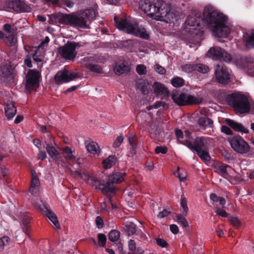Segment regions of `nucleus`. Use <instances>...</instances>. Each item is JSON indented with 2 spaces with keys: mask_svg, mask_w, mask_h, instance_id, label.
I'll return each mask as SVG.
<instances>
[{
  "mask_svg": "<svg viewBox=\"0 0 254 254\" xmlns=\"http://www.w3.org/2000/svg\"><path fill=\"white\" fill-rule=\"evenodd\" d=\"M203 17L214 36L225 37L229 33L230 29L227 25V16L215 9L213 6L208 5L205 7Z\"/></svg>",
  "mask_w": 254,
  "mask_h": 254,
  "instance_id": "1",
  "label": "nucleus"
},
{
  "mask_svg": "<svg viewBox=\"0 0 254 254\" xmlns=\"http://www.w3.org/2000/svg\"><path fill=\"white\" fill-rule=\"evenodd\" d=\"M140 6L144 13L154 19L162 20L163 19L167 22H171L177 17L176 14L168 9L167 3L162 0H156L153 2L144 0L141 2Z\"/></svg>",
  "mask_w": 254,
  "mask_h": 254,
  "instance_id": "2",
  "label": "nucleus"
},
{
  "mask_svg": "<svg viewBox=\"0 0 254 254\" xmlns=\"http://www.w3.org/2000/svg\"><path fill=\"white\" fill-rule=\"evenodd\" d=\"M191 133L189 130L185 131V136L188 139L181 143L190 149L194 154L200 159H210L208 150L212 143V139L204 136L197 137L194 140L189 138Z\"/></svg>",
  "mask_w": 254,
  "mask_h": 254,
  "instance_id": "3",
  "label": "nucleus"
},
{
  "mask_svg": "<svg viewBox=\"0 0 254 254\" xmlns=\"http://www.w3.org/2000/svg\"><path fill=\"white\" fill-rule=\"evenodd\" d=\"M126 173L121 172H113L105 180H99L91 177L92 186L96 189L101 190L103 194L108 196L114 193L115 191L114 184L120 183L124 181V177Z\"/></svg>",
  "mask_w": 254,
  "mask_h": 254,
  "instance_id": "4",
  "label": "nucleus"
},
{
  "mask_svg": "<svg viewBox=\"0 0 254 254\" xmlns=\"http://www.w3.org/2000/svg\"><path fill=\"white\" fill-rule=\"evenodd\" d=\"M49 17V22L51 24L59 23L83 29L89 28L87 24V18L84 15L55 13Z\"/></svg>",
  "mask_w": 254,
  "mask_h": 254,
  "instance_id": "5",
  "label": "nucleus"
},
{
  "mask_svg": "<svg viewBox=\"0 0 254 254\" xmlns=\"http://www.w3.org/2000/svg\"><path fill=\"white\" fill-rule=\"evenodd\" d=\"M114 21L116 26L119 30H121L127 33L133 34L145 40L149 38V35L144 28L138 27L137 23L127 18L114 17Z\"/></svg>",
  "mask_w": 254,
  "mask_h": 254,
  "instance_id": "6",
  "label": "nucleus"
},
{
  "mask_svg": "<svg viewBox=\"0 0 254 254\" xmlns=\"http://www.w3.org/2000/svg\"><path fill=\"white\" fill-rule=\"evenodd\" d=\"M228 104L240 114L249 113L250 104L248 98L240 93H233L228 94L226 98Z\"/></svg>",
  "mask_w": 254,
  "mask_h": 254,
  "instance_id": "7",
  "label": "nucleus"
},
{
  "mask_svg": "<svg viewBox=\"0 0 254 254\" xmlns=\"http://www.w3.org/2000/svg\"><path fill=\"white\" fill-rule=\"evenodd\" d=\"M171 96L173 102L180 106L199 105L202 103L201 99L177 90H174Z\"/></svg>",
  "mask_w": 254,
  "mask_h": 254,
  "instance_id": "8",
  "label": "nucleus"
},
{
  "mask_svg": "<svg viewBox=\"0 0 254 254\" xmlns=\"http://www.w3.org/2000/svg\"><path fill=\"white\" fill-rule=\"evenodd\" d=\"M81 47V44L79 42L68 41L64 46L59 48L58 52L63 59L73 61L77 55L76 49Z\"/></svg>",
  "mask_w": 254,
  "mask_h": 254,
  "instance_id": "9",
  "label": "nucleus"
},
{
  "mask_svg": "<svg viewBox=\"0 0 254 254\" xmlns=\"http://www.w3.org/2000/svg\"><path fill=\"white\" fill-rule=\"evenodd\" d=\"M229 140L233 149L239 153L246 154L250 151L249 144L240 135L233 136Z\"/></svg>",
  "mask_w": 254,
  "mask_h": 254,
  "instance_id": "10",
  "label": "nucleus"
},
{
  "mask_svg": "<svg viewBox=\"0 0 254 254\" xmlns=\"http://www.w3.org/2000/svg\"><path fill=\"white\" fill-rule=\"evenodd\" d=\"M214 77L216 81L222 85L228 84L231 82V74L225 65H217L215 70Z\"/></svg>",
  "mask_w": 254,
  "mask_h": 254,
  "instance_id": "11",
  "label": "nucleus"
},
{
  "mask_svg": "<svg viewBox=\"0 0 254 254\" xmlns=\"http://www.w3.org/2000/svg\"><path fill=\"white\" fill-rule=\"evenodd\" d=\"M207 55L214 60L223 61L226 63H230L232 60L231 56L219 47L210 48Z\"/></svg>",
  "mask_w": 254,
  "mask_h": 254,
  "instance_id": "12",
  "label": "nucleus"
},
{
  "mask_svg": "<svg viewBox=\"0 0 254 254\" xmlns=\"http://www.w3.org/2000/svg\"><path fill=\"white\" fill-rule=\"evenodd\" d=\"M78 77L76 72L66 69L59 71L55 75L54 79L58 85L69 82Z\"/></svg>",
  "mask_w": 254,
  "mask_h": 254,
  "instance_id": "13",
  "label": "nucleus"
},
{
  "mask_svg": "<svg viewBox=\"0 0 254 254\" xmlns=\"http://www.w3.org/2000/svg\"><path fill=\"white\" fill-rule=\"evenodd\" d=\"M40 74L38 70L29 69L26 77V88L27 90H33L39 86Z\"/></svg>",
  "mask_w": 254,
  "mask_h": 254,
  "instance_id": "14",
  "label": "nucleus"
},
{
  "mask_svg": "<svg viewBox=\"0 0 254 254\" xmlns=\"http://www.w3.org/2000/svg\"><path fill=\"white\" fill-rule=\"evenodd\" d=\"M240 66L245 68L247 73L254 76V58L250 56L241 57L238 60Z\"/></svg>",
  "mask_w": 254,
  "mask_h": 254,
  "instance_id": "15",
  "label": "nucleus"
},
{
  "mask_svg": "<svg viewBox=\"0 0 254 254\" xmlns=\"http://www.w3.org/2000/svg\"><path fill=\"white\" fill-rule=\"evenodd\" d=\"M8 7L19 13H28L32 10L30 6L22 0H12L8 2Z\"/></svg>",
  "mask_w": 254,
  "mask_h": 254,
  "instance_id": "16",
  "label": "nucleus"
},
{
  "mask_svg": "<svg viewBox=\"0 0 254 254\" xmlns=\"http://www.w3.org/2000/svg\"><path fill=\"white\" fill-rule=\"evenodd\" d=\"M182 70L187 73L198 71L200 73H206L209 71V68L202 64H185L182 66Z\"/></svg>",
  "mask_w": 254,
  "mask_h": 254,
  "instance_id": "17",
  "label": "nucleus"
},
{
  "mask_svg": "<svg viewBox=\"0 0 254 254\" xmlns=\"http://www.w3.org/2000/svg\"><path fill=\"white\" fill-rule=\"evenodd\" d=\"M202 19L200 12L197 11H193L189 15L186 21V24L191 27H199Z\"/></svg>",
  "mask_w": 254,
  "mask_h": 254,
  "instance_id": "18",
  "label": "nucleus"
},
{
  "mask_svg": "<svg viewBox=\"0 0 254 254\" xmlns=\"http://www.w3.org/2000/svg\"><path fill=\"white\" fill-rule=\"evenodd\" d=\"M40 208L42 213L51 221L55 226L57 229H60V225L58 221V218L55 213L51 210L50 208L45 204H43Z\"/></svg>",
  "mask_w": 254,
  "mask_h": 254,
  "instance_id": "19",
  "label": "nucleus"
},
{
  "mask_svg": "<svg viewBox=\"0 0 254 254\" xmlns=\"http://www.w3.org/2000/svg\"><path fill=\"white\" fill-rule=\"evenodd\" d=\"M19 217L21 221L22 225L21 227L22 231L26 234L27 237H30L29 231L31 229V226L30 225V223L31 217L27 212L19 213Z\"/></svg>",
  "mask_w": 254,
  "mask_h": 254,
  "instance_id": "20",
  "label": "nucleus"
},
{
  "mask_svg": "<svg viewBox=\"0 0 254 254\" xmlns=\"http://www.w3.org/2000/svg\"><path fill=\"white\" fill-rule=\"evenodd\" d=\"M153 90L155 94L161 99H165L168 97L169 92L164 85L158 82H154Z\"/></svg>",
  "mask_w": 254,
  "mask_h": 254,
  "instance_id": "21",
  "label": "nucleus"
},
{
  "mask_svg": "<svg viewBox=\"0 0 254 254\" xmlns=\"http://www.w3.org/2000/svg\"><path fill=\"white\" fill-rule=\"evenodd\" d=\"M45 143L46 152L51 159H59L60 153L58 149L60 150L61 149L59 145L55 142L54 144L57 147L54 146L51 142H45Z\"/></svg>",
  "mask_w": 254,
  "mask_h": 254,
  "instance_id": "22",
  "label": "nucleus"
},
{
  "mask_svg": "<svg viewBox=\"0 0 254 254\" xmlns=\"http://www.w3.org/2000/svg\"><path fill=\"white\" fill-rule=\"evenodd\" d=\"M225 123L236 131L245 133H248L249 131V130L244 127L241 124L237 123L230 119H226L225 120Z\"/></svg>",
  "mask_w": 254,
  "mask_h": 254,
  "instance_id": "23",
  "label": "nucleus"
},
{
  "mask_svg": "<svg viewBox=\"0 0 254 254\" xmlns=\"http://www.w3.org/2000/svg\"><path fill=\"white\" fill-rule=\"evenodd\" d=\"M243 41L247 48L254 49V30L246 32L243 35Z\"/></svg>",
  "mask_w": 254,
  "mask_h": 254,
  "instance_id": "24",
  "label": "nucleus"
},
{
  "mask_svg": "<svg viewBox=\"0 0 254 254\" xmlns=\"http://www.w3.org/2000/svg\"><path fill=\"white\" fill-rule=\"evenodd\" d=\"M5 115L7 120L12 119L16 113V108L14 104L11 103H7L4 107Z\"/></svg>",
  "mask_w": 254,
  "mask_h": 254,
  "instance_id": "25",
  "label": "nucleus"
},
{
  "mask_svg": "<svg viewBox=\"0 0 254 254\" xmlns=\"http://www.w3.org/2000/svg\"><path fill=\"white\" fill-rule=\"evenodd\" d=\"M85 145L87 150L90 153L93 154H99V147L96 142L93 141L86 140L85 142Z\"/></svg>",
  "mask_w": 254,
  "mask_h": 254,
  "instance_id": "26",
  "label": "nucleus"
},
{
  "mask_svg": "<svg viewBox=\"0 0 254 254\" xmlns=\"http://www.w3.org/2000/svg\"><path fill=\"white\" fill-rule=\"evenodd\" d=\"M136 231V225L132 222H127L122 226V231L128 236L134 234Z\"/></svg>",
  "mask_w": 254,
  "mask_h": 254,
  "instance_id": "27",
  "label": "nucleus"
},
{
  "mask_svg": "<svg viewBox=\"0 0 254 254\" xmlns=\"http://www.w3.org/2000/svg\"><path fill=\"white\" fill-rule=\"evenodd\" d=\"M213 167L215 169V172H217L222 176L227 175V169L228 168H230L229 165L221 163H214Z\"/></svg>",
  "mask_w": 254,
  "mask_h": 254,
  "instance_id": "28",
  "label": "nucleus"
},
{
  "mask_svg": "<svg viewBox=\"0 0 254 254\" xmlns=\"http://www.w3.org/2000/svg\"><path fill=\"white\" fill-rule=\"evenodd\" d=\"M197 123L200 127H212L213 126V121L210 119L206 117H199L197 120Z\"/></svg>",
  "mask_w": 254,
  "mask_h": 254,
  "instance_id": "29",
  "label": "nucleus"
},
{
  "mask_svg": "<svg viewBox=\"0 0 254 254\" xmlns=\"http://www.w3.org/2000/svg\"><path fill=\"white\" fill-rule=\"evenodd\" d=\"M136 85L137 89L139 90L143 94L146 95L148 94V83L145 80L142 79H139L136 81Z\"/></svg>",
  "mask_w": 254,
  "mask_h": 254,
  "instance_id": "30",
  "label": "nucleus"
},
{
  "mask_svg": "<svg viewBox=\"0 0 254 254\" xmlns=\"http://www.w3.org/2000/svg\"><path fill=\"white\" fill-rule=\"evenodd\" d=\"M60 151L64 154L65 159H75V152L72 151L71 148L69 146H65L60 149Z\"/></svg>",
  "mask_w": 254,
  "mask_h": 254,
  "instance_id": "31",
  "label": "nucleus"
},
{
  "mask_svg": "<svg viewBox=\"0 0 254 254\" xmlns=\"http://www.w3.org/2000/svg\"><path fill=\"white\" fill-rule=\"evenodd\" d=\"M130 71L129 66L125 64L117 65L114 68L115 73L118 75H120L124 73H128Z\"/></svg>",
  "mask_w": 254,
  "mask_h": 254,
  "instance_id": "32",
  "label": "nucleus"
},
{
  "mask_svg": "<svg viewBox=\"0 0 254 254\" xmlns=\"http://www.w3.org/2000/svg\"><path fill=\"white\" fill-rule=\"evenodd\" d=\"M120 237V232L115 229L112 230L108 234L109 240L112 242H115L118 241Z\"/></svg>",
  "mask_w": 254,
  "mask_h": 254,
  "instance_id": "33",
  "label": "nucleus"
},
{
  "mask_svg": "<svg viewBox=\"0 0 254 254\" xmlns=\"http://www.w3.org/2000/svg\"><path fill=\"white\" fill-rule=\"evenodd\" d=\"M86 67L91 71L96 72L98 73H101L102 72V68L101 66L97 64H87Z\"/></svg>",
  "mask_w": 254,
  "mask_h": 254,
  "instance_id": "34",
  "label": "nucleus"
},
{
  "mask_svg": "<svg viewBox=\"0 0 254 254\" xmlns=\"http://www.w3.org/2000/svg\"><path fill=\"white\" fill-rule=\"evenodd\" d=\"M210 199L215 202H219L220 205L222 207H224L226 203L225 199L223 197H219L215 193H211L210 195Z\"/></svg>",
  "mask_w": 254,
  "mask_h": 254,
  "instance_id": "35",
  "label": "nucleus"
},
{
  "mask_svg": "<svg viewBox=\"0 0 254 254\" xmlns=\"http://www.w3.org/2000/svg\"><path fill=\"white\" fill-rule=\"evenodd\" d=\"M4 40L5 43L10 47L14 46L17 41L15 35L14 34L13 32H12V33H10L8 36H6Z\"/></svg>",
  "mask_w": 254,
  "mask_h": 254,
  "instance_id": "36",
  "label": "nucleus"
},
{
  "mask_svg": "<svg viewBox=\"0 0 254 254\" xmlns=\"http://www.w3.org/2000/svg\"><path fill=\"white\" fill-rule=\"evenodd\" d=\"M32 179L31 181L30 186H34L37 187H40V183L39 179L36 174V172L34 170L31 171Z\"/></svg>",
  "mask_w": 254,
  "mask_h": 254,
  "instance_id": "37",
  "label": "nucleus"
},
{
  "mask_svg": "<svg viewBox=\"0 0 254 254\" xmlns=\"http://www.w3.org/2000/svg\"><path fill=\"white\" fill-rule=\"evenodd\" d=\"M177 219L178 223L183 228H186L189 227L187 220L182 214L180 213L177 215Z\"/></svg>",
  "mask_w": 254,
  "mask_h": 254,
  "instance_id": "38",
  "label": "nucleus"
},
{
  "mask_svg": "<svg viewBox=\"0 0 254 254\" xmlns=\"http://www.w3.org/2000/svg\"><path fill=\"white\" fill-rule=\"evenodd\" d=\"M184 80L180 77H176L171 80V84L175 87H180L184 85Z\"/></svg>",
  "mask_w": 254,
  "mask_h": 254,
  "instance_id": "39",
  "label": "nucleus"
},
{
  "mask_svg": "<svg viewBox=\"0 0 254 254\" xmlns=\"http://www.w3.org/2000/svg\"><path fill=\"white\" fill-rule=\"evenodd\" d=\"M98 244L99 247H105L107 242V237L105 234L99 233L97 235Z\"/></svg>",
  "mask_w": 254,
  "mask_h": 254,
  "instance_id": "40",
  "label": "nucleus"
},
{
  "mask_svg": "<svg viewBox=\"0 0 254 254\" xmlns=\"http://www.w3.org/2000/svg\"><path fill=\"white\" fill-rule=\"evenodd\" d=\"M76 163L73 164L74 168L76 170L75 172L77 174H81V172L84 169L83 163L80 161V160H75Z\"/></svg>",
  "mask_w": 254,
  "mask_h": 254,
  "instance_id": "41",
  "label": "nucleus"
},
{
  "mask_svg": "<svg viewBox=\"0 0 254 254\" xmlns=\"http://www.w3.org/2000/svg\"><path fill=\"white\" fill-rule=\"evenodd\" d=\"M116 160H103L102 164L106 169H110L115 164Z\"/></svg>",
  "mask_w": 254,
  "mask_h": 254,
  "instance_id": "42",
  "label": "nucleus"
},
{
  "mask_svg": "<svg viewBox=\"0 0 254 254\" xmlns=\"http://www.w3.org/2000/svg\"><path fill=\"white\" fill-rule=\"evenodd\" d=\"M136 71L140 75L146 74L147 72L146 67L144 64H138L136 67Z\"/></svg>",
  "mask_w": 254,
  "mask_h": 254,
  "instance_id": "43",
  "label": "nucleus"
},
{
  "mask_svg": "<svg viewBox=\"0 0 254 254\" xmlns=\"http://www.w3.org/2000/svg\"><path fill=\"white\" fill-rule=\"evenodd\" d=\"M128 139L129 143V144L131 146V148L132 150V151H134V149H135L136 145H137V143H136V139L135 138L134 135L132 134V135H130L128 137Z\"/></svg>",
  "mask_w": 254,
  "mask_h": 254,
  "instance_id": "44",
  "label": "nucleus"
},
{
  "mask_svg": "<svg viewBox=\"0 0 254 254\" xmlns=\"http://www.w3.org/2000/svg\"><path fill=\"white\" fill-rule=\"evenodd\" d=\"M181 205L183 209V212L187 215L189 208L187 205V201L185 197H181Z\"/></svg>",
  "mask_w": 254,
  "mask_h": 254,
  "instance_id": "45",
  "label": "nucleus"
},
{
  "mask_svg": "<svg viewBox=\"0 0 254 254\" xmlns=\"http://www.w3.org/2000/svg\"><path fill=\"white\" fill-rule=\"evenodd\" d=\"M123 140L124 137L122 135L118 136L113 142V147L116 148L120 147Z\"/></svg>",
  "mask_w": 254,
  "mask_h": 254,
  "instance_id": "46",
  "label": "nucleus"
},
{
  "mask_svg": "<svg viewBox=\"0 0 254 254\" xmlns=\"http://www.w3.org/2000/svg\"><path fill=\"white\" fill-rule=\"evenodd\" d=\"M154 69L157 73L162 75L165 74L166 71L165 68L159 64L154 65Z\"/></svg>",
  "mask_w": 254,
  "mask_h": 254,
  "instance_id": "47",
  "label": "nucleus"
},
{
  "mask_svg": "<svg viewBox=\"0 0 254 254\" xmlns=\"http://www.w3.org/2000/svg\"><path fill=\"white\" fill-rule=\"evenodd\" d=\"M95 223L97 227L99 229L102 228L104 225L103 219L100 216H98L96 218Z\"/></svg>",
  "mask_w": 254,
  "mask_h": 254,
  "instance_id": "48",
  "label": "nucleus"
},
{
  "mask_svg": "<svg viewBox=\"0 0 254 254\" xmlns=\"http://www.w3.org/2000/svg\"><path fill=\"white\" fill-rule=\"evenodd\" d=\"M171 213L170 210L164 209L162 211L160 212L158 214V217L161 219L168 216Z\"/></svg>",
  "mask_w": 254,
  "mask_h": 254,
  "instance_id": "49",
  "label": "nucleus"
},
{
  "mask_svg": "<svg viewBox=\"0 0 254 254\" xmlns=\"http://www.w3.org/2000/svg\"><path fill=\"white\" fill-rule=\"evenodd\" d=\"M48 4H52L54 6L62 7V4L59 0H45Z\"/></svg>",
  "mask_w": 254,
  "mask_h": 254,
  "instance_id": "50",
  "label": "nucleus"
},
{
  "mask_svg": "<svg viewBox=\"0 0 254 254\" xmlns=\"http://www.w3.org/2000/svg\"><path fill=\"white\" fill-rule=\"evenodd\" d=\"M230 221L231 224L235 227H238L241 225V222L237 217H232L230 218Z\"/></svg>",
  "mask_w": 254,
  "mask_h": 254,
  "instance_id": "51",
  "label": "nucleus"
},
{
  "mask_svg": "<svg viewBox=\"0 0 254 254\" xmlns=\"http://www.w3.org/2000/svg\"><path fill=\"white\" fill-rule=\"evenodd\" d=\"M221 130L222 132L227 135H231L233 134L232 130L230 129L229 127H228L227 126H222Z\"/></svg>",
  "mask_w": 254,
  "mask_h": 254,
  "instance_id": "52",
  "label": "nucleus"
},
{
  "mask_svg": "<svg viewBox=\"0 0 254 254\" xmlns=\"http://www.w3.org/2000/svg\"><path fill=\"white\" fill-rule=\"evenodd\" d=\"M50 42V38L49 37L46 36L44 40L42 41L39 45L38 46V49L43 48L44 47L47 46L49 42Z\"/></svg>",
  "mask_w": 254,
  "mask_h": 254,
  "instance_id": "53",
  "label": "nucleus"
},
{
  "mask_svg": "<svg viewBox=\"0 0 254 254\" xmlns=\"http://www.w3.org/2000/svg\"><path fill=\"white\" fill-rule=\"evenodd\" d=\"M40 187L30 186L29 188V192L33 195L35 196L38 194Z\"/></svg>",
  "mask_w": 254,
  "mask_h": 254,
  "instance_id": "54",
  "label": "nucleus"
},
{
  "mask_svg": "<svg viewBox=\"0 0 254 254\" xmlns=\"http://www.w3.org/2000/svg\"><path fill=\"white\" fill-rule=\"evenodd\" d=\"M155 153L157 154H165L167 151L166 147L162 146H157L155 149Z\"/></svg>",
  "mask_w": 254,
  "mask_h": 254,
  "instance_id": "55",
  "label": "nucleus"
},
{
  "mask_svg": "<svg viewBox=\"0 0 254 254\" xmlns=\"http://www.w3.org/2000/svg\"><path fill=\"white\" fill-rule=\"evenodd\" d=\"M157 244L162 248H165L167 246L168 243L163 239L158 238L156 240Z\"/></svg>",
  "mask_w": 254,
  "mask_h": 254,
  "instance_id": "56",
  "label": "nucleus"
},
{
  "mask_svg": "<svg viewBox=\"0 0 254 254\" xmlns=\"http://www.w3.org/2000/svg\"><path fill=\"white\" fill-rule=\"evenodd\" d=\"M128 247L130 251L134 252L136 249V243L134 240H130L128 243Z\"/></svg>",
  "mask_w": 254,
  "mask_h": 254,
  "instance_id": "57",
  "label": "nucleus"
},
{
  "mask_svg": "<svg viewBox=\"0 0 254 254\" xmlns=\"http://www.w3.org/2000/svg\"><path fill=\"white\" fill-rule=\"evenodd\" d=\"M215 212L219 216L223 217H227L228 216V213L224 210H221L220 208H216Z\"/></svg>",
  "mask_w": 254,
  "mask_h": 254,
  "instance_id": "58",
  "label": "nucleus"
},
{
  "mask_svg": "<svg viewBox=\"0 0 254 254\" xmlns=\"http://www.w3.org/2000/svg\"><path fill=\"white\" fill-rule=\"evenodd\" d=\"M175 134L178 140H180L184 137V133L182 130L180 129L177 128L175 129Z\"/></svg>",
  "mask_w": 254,
  "mask_h": 254,
  "instance_id": "59",
  "label": "nucleus"
},
{
  "mask_svg": "<svg viewBox=\"0 0 254 254\" xmlns=\"http://www.w3.org/2000/svg\"><path fill=\"white\" fill-rule=\"evenodd\" d=\"M34 145L38 148V149L41 150L42 149V143L41 141L38 138L34 139L32 141Z\"/></svg>",
  "mask_w": 254,
  "mask_h": 254,
  "instance_id": "60",
  "label": "nucleus"
},
{
  "mask_svg": "<svg viewBox=\"0 0 254 254\" xmlns=\"http://www.w3.org/2000/svg\"><path fill=\"white\" fill-rule=\"evenodd\" d=\"M145 168L149 171L153 170L154 168V164L152 161V160H148L145 163Z\"/></svg>",
  "mask_w": 254,
  "mask_h": 254,
  "instance_id": "61",
  "label": "nucleus"
},
{
  "mask_svg": "<svg viewBox=\"0 0 254 254\" xmlns=\"http://www.w3.org/2000/svg\"><path fill=\"white\" fill-rule=\"evenodd\" d=\"M170 231L174 234H177L179 232V228L176 224H172L170 226Z\"/></svg>",
  "mask_w": 254,
  "mask_h": 254,
  "instance_id": "62",
  "label": "nucleus"
},
{
  "mask_svg": "<svg viewBox=\"0 0 254 254\" xmlns=\"http://www.w3.org/2000/svg\"><path fill=\"white\" fill-rule=\"evenodd\" d=\"M174 175L177 176L181 181H184L186 177L184 176H182V174L180 172V168L178 167L177 170L174 172Z\"/></svg>",
  "mask_w": 254,
  "mask_h": 254,
  "instance_id": "63",
  "label": "nucleus"
},
{
  "mask_svg": "<svg viewBox=\"0 0 254 254\" xmlns=\"http://www.w3.org/2000/svg\"><path fill=\"white\" fill-rule=\"evenodd\" d=\"M62 2L64 4L66 5L68 8H71L73 6V2L70 0H63Z\"/></svg>",
  "mask_w": 254,
  "mask_h": 254,
  "instance_id": "64",
  "label": "nucleus"
}]
</instances>
